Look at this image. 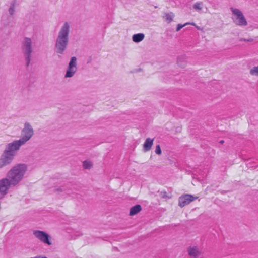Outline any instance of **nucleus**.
Here are the masks:
<instances>
[{
	"instance_id": "obj_1",
	"label": "nucleus",
	"mask_w": 258,
	"mask_h": 258,
	"mask_svg": "<svg viewBox=\"0 0 258 258\" xmlns=\"http://www.w3.org/2000/svg\"><path fill=\"white\" fill-rule=\"evenodd\" d=\"M27 171V164H16L8 171L6 177L0 179V200L9 193L11 187L18 185L23 180Z\"/></svg>"
},
{
	"instance_id": "obj_2",
	"label": "nucleus",
	"mask_w": 258,
	"mask_h": 258,
	"mask_svg": "<svg viewBox=\"0 0 258 258\" xmlns=\"http://www.w3.org/2000/svg\"><path fill=\"white\" fill-rule=\"evenodd\" d=\"M71 24L65 22L61 26L58 32L55 42V51L58 54L64 53L69 45Z\"/></svg>"
},
{
	"instance_id": "obj_3",
	"label": "nucleus",
	"mask_w": 258,
	"mask_h": 258,
	"mask_svg": "<svg viewBox=\"0 0 258 258\" xmlns=\"http://www.w3.org/2000/svg\"><path fill=\"white\" fill-rule=\"evenodd\" d=\"M21 49L24 56L26 65L28 67L32 58L33 52V42L30 38L24 37L21 42Z\"/></svg>"
},
{
	"instance_id": "obj_4",
	"label": "nucleus",
	"mask_w": 258,
	"mask_h": 258,
	"mask_svg": "<svg viewBox=\"0 0 258 258\" xmlns=\"http://www.w3.org/2000/svg\"><path fill=\"white\" fill-rule=\"evenodd\" d=\"M230 10L232 13V20L236 25L246 27L248 25V22L245 17L240 9L231 7Z\"/></svg>"
},
{
	"instance_id": "obj_5",
	"label": "nucleus",
	"mask_w": 258,
	"mask_h": 258,
	"mask_svg": "<svg viewBox=\"0 0 258 258\" xmlns=\"http://www.w3.org/2000/svg\"><path fill=\"white\" fill-rule=\"evenodd\" d=\"M23 145L18 140H15L7 144L3 152L14 159L21 147Z\"/></svg>"
},
{
	"instance_id": "obj_6",
	"label": "nucleus",
	"mask_w": 258,
	"mask_h": 258,
	"mask_svg": "<svg viewBox=\"0 0 258 258\" xmlns=\"http://www.w3.org/2000/svg\"><path fill=\"white\" fill-rule=\"evenodd\" d=\"M34 131L31 123L25 122L21 131V138L18 140L25 145L33 136Z\"/></svg>"
},
{
	"instance_id": "obj_7",
	"label": "nucleus",
	"mask_w": 258,
	"mask_h": 258,
	"mask_svg": "<svg viewBox=\"0 0 258 258\" xmlns=\"http://www.w3.org/2000/svg\"><path fill=\"white\" fill-rule=\"evenodd\" d=\"M33 235L41 242L47 246L53 245V239L47 233L43 231L35 230L33 231Z\"/></svg>"
},
{
	"instance_id": "obj_8",
	"label": "nucleus",
	"mask_w": 258,
	"mask_h": 258,
	"mask_svg": "<svg viewBox=\"0 0 258 258\" xmlns=\"http://www.w3.org/2000/svg\"><path fill=\"white\" fill-rule=\"evenodd\" d=\"M77 71V58L75 56L70 59L68 66L67 68L64 77L66 78L73 77Z\"/></svg>"
},
{
	"instance_id": "obj_9",
	"label": "nucleus",
	"mask_w": 258,
	"mask_h": 258,
	"mask_svg": "<svg viewBox=\"0 0 258 258\" xmlns=\"http://www.w3.org/2000/svg\"><path fill=\"white\" fill-rule=\"evenodd\" d=\"M198 197L194 196L190 194H185L179 198L178 205L180 207H183L185 205L190 204L191 202L197 199Z\"/></svg>"
},
{
	"instance_id": "obj_10",
	"label": "nucleus",
	"mask_w": 258,
	"mask_h": 258,
	"mask_svg": "<svg viewBox=\"0 0 258 258\" xmlns=\"http://www.w3.org/2000/svg\"><path fill=\"white\" fill-rule=\"evenodd\" d=\"M13 160L14 159L3 152L0 156V169L10 165Z\"/></svg>"
},
{
	"instance_id": "obj_11",
	"label": "nucleus",
	"mask_w": 258,
	"mask_h": 258,
	"mask_svg": "<svg viewBox=\"0 0 258 258\" xmlns=\"http://www.w3.org/2000/svg\"><path fill=\"white\" fill-rule=\"evenodd\" d=\"M154 139L148 138L146 139L143 144V150L144 152L149 151L153 144Z\"/></svg>"
},
{
	"instance_id": "obj_12",
	"label": "nucleus",
	"mask_w": 258,
	"mask_h": 258,
	"mask_svg": "<svg viewBox=\"0 0 258 258\" xmlns=\"http://www.w3.org/2000/svg\"><path fill=\"white\" fill-rule=\"evenodd\" d=\"M188 254L192 257H196L200 255V251L196 246L190 247L188 249Z\"/></svg>"
},
{
	"instance_id": "obj_13",
	"label": "nucleus",
	"mask_w": 258,
	"mask_h": 258,
	"mask_svg": "<svg viewBox=\"0 0 258 258\" xmlns=\"http://www.w3.org/2000/svg\"><path fill=\"white\" fill-rule=\"evenodd\" d=\"M145 38V35L143 33H137L134 34L132 36V40L135 43L141 42Z\"/></svg>"
},
{
	"instance_id": "obj_14",
	"label": "nucleus",
	"mask_w": 258,
	"mask_h": 258,
	"mask_svg": "<svg viewBox=\"0 0 258 258\" xmlns=\"http://www.w3.org/2000/svg\"><path fill=\"white\" fill-rule=\"evenodd\" d=\"M174 17L175 15L172 12L164 13L163 16L164 20L168 23H170L173 20Z\"/></svg>"
},
{
	"instance_id": "obj_15",
	"label": "nucleus",
	"mask_w": 258,
	"mask_h": 258,
	"mask_svg": "<svg viewBox=\"0 0 258 258\" xmlns=\"http://www.w3.org/2000/svg\"><path fill=\"white\" fill-rule=\"evenodd\" d=\"M142 210L141 206L140 205H136L133 207H132L130 209V215L133 216L137 214H138L139 212H140Z\"/></svg>"
},
{
	"instance_id": "obj_16",
	"label": "nucleus",
	"mask_w": 258,
	"mask_h": 258,
	"mask_svg": "<svg viewBox=\"0 0 258 258\" xmlns=\"http://www.w3.org/2000/svg\"><path fill=\"white\" fill-rule=\"evenodd\" d=\"M93 166V163L89 160H85L83 163V167L84 169H89Z\"/></svg>"
},
{
	"instance_id": "obj_17",
	"label": "nucleus",
	"mask_w": 258,
	"mask_h": 258,
	"mask_svg": "<svg viewBox=\"0 0 258 258\" xmlns=\"http://www.w3.org/2000/svg\"><path fill=\"white\" fill-rule=\"evenodd\" d=\"M203 7V4L202 2H197L194 4L193 8L194 9L197 11H201Z\"/></svg>"
},
{
	"instance_id": "obj_18",
	"label": "nucleus",
	"mask_w": 258,
	"mask_h": 258,
	"mask_svg": "<svg viewBox=\"0 0 258 258\" xmlns=\"http://www.w3.org/2000/svg\"><path fill=\"white\" fill-rule=\"evenodd\" d=\"M250 74L252 76L258 77V66L251 68L250 70Z\"/></svg>"
},
{
	"instance_id": "obj_19",
	"label": "nucleus",
	"mask_w": 258,
	"mask_h": 258,
	"mask_svg": "<svg viewBox=\"0 0 258 258\" xmlns=\"http://www.w3.org/2000/svg\"><path fill=\"white\" fill-rule=\"evenodd\" d=\"M187 25H194L195 26V23H194V22L192 23H185L183 25H182V24H179L177 25V27H176V31H179L181 30V28H182L183 27H184L185 26Z\"/></svg>"
},
{
	"instance_id": "obj_20",
	"label": "nucleus",
	"mask_w": 258,
	"mask_h": 258,
	"mask_svg": "<svg viewBox=\"0 0 258 258\" xmlns=\"http://www.w3.org/2000/svg\"><path fill=\"white\" fill-rule=\"evenodd\" d=\"M15 4L14 3H11L9 9V13L11 15H13L15 14Z\"/></svg>"
},
{
	"instance_id": "obj_21",
	"label": "nucleus",
	"mask_w": 258,
	"mask_h": 258,
	"mask_svg": "<svg viewBox=\"0 0 258 258\" xmlns=\"http://www.w3.org/2000/svg\"><path fill=\"white\" fill-rule=\"evenodd\" d=\"M55 190L58 193H61L65 191L64 186H58L55 188Z\"/></svg>"
},
{
	"instance_id": "obj_22",
	"label": "nucleus",
	"mask_w": 258,
	"mask_h": 258,
	"mask_svg": "<svg viewBox=\"0 0 258 258\" xmlns=\"http://www.w3.org/2000/svg\"><path fill=\"white\" fill-rule=\"evenodd\" d=\"M155 152L158 155H160L161 154V149L159 145H158L156 146Z\"/></svg>"
},
{
	"instance_id": "obj_23",
	"label": "nucleus",
	"mask_w": 258,
	"mask_h": 258,
	"mask_svg": "<svg viewBox=\"0 0 258 258\" xmlns=\"http://www.w3.org/2000/svg\"><path fill=\"white\" fill-rule=\"evenodd\" d=\"M240 41H244V42H252L254 41V39L252 38H250L249 39H246L244 38H241L239 39Z\"/></svg>"
},
{
	"instance_id": "obj_24",
	"label": "nucleus",
	"mask_w": 258,
	"mask_h": 258,
	"mask_svg": "<svg viewBox=\"0 0 258 258\" xmlns=\"http://www.w3.org/2000/svg\"><path fill=\"white\" fill-rule=\"evenodd\" d=\"M31 258H48V257L45 256H44V255H37L36 256L32 257Z\"/></svg>"
},
{
	"instance_id": "obj_25",
	"label": "nucleus",
	"mask_w": 258,
	"mask_h": 258,
	"mask_svg": "<svg viewBox=\"0 0 258 258\" xmlns=\"http://www.w3.org/2000/svg\"><path fill=\"white\" fill-rule=\"evenodd\" d=\"M224 142V141L223 140H222L220 142V143H223Z\"/></svg>"
}]
</instances>
